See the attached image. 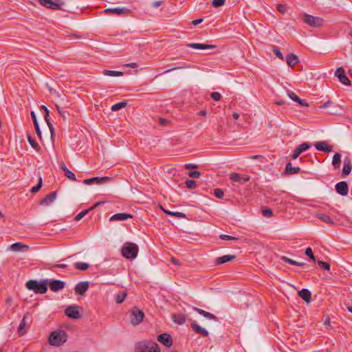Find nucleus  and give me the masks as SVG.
I'll use <instances>...</instances> for the list:
<instances>
[{
  "instance_id": "obj_1",
  "label": "nucleus",
  "mask_w": 352,
  "mask_h": 352,
  "mask_svg": "<svg viewBox=\"0 0 352 352\" xmlns=\"http://www.w3.org/2000/svg\"><path fill=\"white\" fill-rule=\"evenodd\" d=\"M135 352H161L159 345L151 340H143L136 343Z\"/></svg>"
},
{
  "instance_id": "obj_2",
  "label": "nucleus",
  "mask_w": 352,
  "mask_h": 352,
  "mask_svg": "<svg viewBox=\"0 0 352 352\" xmlns=\"http://www.w3.org/2000/svg\"><path fill=\"white\" fill-rule=\"evenodd\" d=\"M49 280H43L38 282L36 280H30L26 283V287L29 290L34 292L36 294H45L47 291V283Z\"/></svg>"
},
{
  "instance_id": "obj_3",
  "label": "nucleus",
  "mask_w": 352,
  "mask_h": 352,
  "mask_svg": "<svg viewBox=\"0 0 352 352\" xmlns=\"http://www.w3.org/2000/svg\"><path fill=\"white\" fill-rule=\"evenodd\" d=\"M138 245L133 243H125L121 248L122 256L128 259H135L138 254Z\"/></svg>"
},
{
  "instance_id": "obj_4",
  "label": "nucleus",
  "mask_w": 352,
  "mask_h": 352,
  "mask_svg": "<svg viewBox=\"0 0 352 352\" xmlns=\"http://www.w3.org/2000/svg\"><path fill=\"white\" fill-rule=\"evenodd\" d=\"M67 340V335L65 331H53L49 336V343L53 346H60Z\"/></svg>"
},
{
  "instance_id": "obj_5",
  "label": "nucleus",
  "mask_w": 352,
  "mask_h": 352,
  "mask_svg": "<svg viewBox=\"0 0 352 352\" xmlns=\"http://www.w3.org/2000/svg\"><path fill=\"white\" fill-rule=\"evenodd\" d=\"M304 23L313 28H320L324 25V19L321 17L314 16L307 13L301 15Z\"/></svg>"
},
{
  "instance_id": "obj_6",
  "label": "nucleus",
  "mask_w": 352,
  "mask_h": 352,
  "mask_svg": "<svg viewBox=\"0 0 352 352\" xmlns=\"http://www.w3.org/2000/svg\"><path fill=\"white\" fill-rule=\"evenodd\" d=\"M130 314L131 322L134 326L140 324L144 318V313L143 311L136 307L131 309Z\"/></svg>"
},
{
  "instance_id": "obj_7",
  "label": "nucleus",
  "mask_w": 352,
  "mask_h": 352,
  "mask_svg": "<svg viewBox=\"0 0 352 352\" xmlns=\"http://www.w3.org/2000/svg\"><path fill=\"white\" fill-rule=\"evenodd\" d=\"M38 2L46 8L55 10H60L61 6L64 5V2L61 0H56L55 1L52 0H38Z\"/></svg>"
},
{
  "instance_id": "obj_8",
  "label": "nucleus",
  "mask_w": 352,
  "mask_h": 352,
  "mask_svg": "<svg viewBox=\"0 0 352 352\" xmlns=\"http://www.w3.org/2000/svg\"><path fill=\"white\" fill-rule=\"evenodd\" d=\"M110 180H111V178L109 177H107V176L102 177H94L91 178L85 179L83 181V183L87 185H90V184L100 185V184H103Z\"/></svg>"
},
{
  "instance_id": "obj_9",
  "label": "nucleus",
  "mask_w": 352,
  "mask_h": 352,
  "mask_svg": "<svg viewBox=\"0 0 352 352\" xmlns=\"http://www.w3.org/2000/svg\"><path fill=\"white\" fill-rule=\"evenodd\" d=\"M65 314L69 318L78 319L80 318L78 306H69L65 309Z\"/></svg>"
},
{
  "instance_id": "obj_10",
  "label": "nucleus",
  "mask_w": 352,
  "mask_h": 352,
  "mask_svg": "<svg viewBox=\"0 0 352 352\" xmlns=\"http://www.w3.org/2000/svg\"><path fill=\"white\" fill-rule=\"evenodd\" d=\"M335 76H337L341 83L345 85H350L351 81L348 77L344 74V69L340 67L338 68L335 72Z\"/></svg>"
},
{
  "instance_id": "obj_11",
  "label": "nucleus",
  "mask_w": 352,
  "mask_h": 352,
  "mask_svg": "<svg viewBox=\"0 0 352 352\" xmlns=\"http://www.w3.org/2000/svg\"><path fill=\"white\" fill-rule=\"evenodd\" d=\"M335 188L337 193L342 196H346L348 195L349 187L347 183L344 181H342L336 184Z\"/></svg>"
},
{
  "instance_id": "obj_12",
  "label": "nucleus",
  "mask_w": 352,
  "mask_h": 352,
  "mask_svg": "<svg viewBox=\"0 0 352 352\" xmlns=\"http://www.w3.org/2000/svg\"><path fill=\"white\" fill-rule=\"evenodd\" d=\"M47 283L50 289L53 292L62 290L65 285V282L60 280H49Z\"/></svg>"
},
{
  "instance_id": "obj_13",
  "label": "nucleus",
  "mask_w": 352,
  "mask_h": 352,
  "mask_svg": "<svg viewBox=\"0 0 352 352\" xmlns=\"http://www.w3.org/2000/svg\"><path fill=\"white\" fill-rule=\"evenodd\" d=\"M104 12L117 15H126L129 14L130 10L124 7H118L105 9Z\"/></svg>"
},
{
  "instance_id": "obj_14",
  "label": "nucleus",
  "mask_w": 352,
  "mask_h": 352,
  "mask_svg": "<svg viewBox=\"0 0 352 352\" xmlns=\"http://www.w3.org/2000/svg\"><path fill=\"white\" fill-rule=\"evenodd\" d=\"M157 340L168 348L170 347L173 344L172 338L168 333L159 335Z\"/></svg>"
},
{
  "instance_id": "obj_15",
  "label": "nucleus",
  "mask_w": 352,
  "mask_h": 352,
  "mask_svg": "<svg viewBox=\"0 0 352 352\" xmlns=\"http://www.w3.org/2000/svg\"><path fill=\"white\" fill-rule=\"evenodd\" d=\"M89 289V282L82 281L78 283L75 288L74 291L76 294L83 295Z\"/></svg>"
},
{
  "instance_id": "obj_16",
  "label": "nucleus",
  "mask_w": 352,
  "mask_h": 352,
  "mask_svg": "<svg viewBox=\"0 0 352 352\" xmlns=\"http://www.w3.org/2000/svg\"><path fill=\"white\" fill-rule=\"evenodd\" d=\"M230 178L236 182H239V184H244L250 180V177L248 176H242L239 173H232L230 175Z\"/></svg>"
},
{
  "instance_id": "obj_17",
  "label": "nucleus",
  "mask_w": 352,
  "mask_h": 352,
  "mask_svg": "<svg viewBox=\"0 0 352 352\" xmlns=\"http://www.w3.org/2000/svg\"><path fill=\"white\" fill-rule=\"evenodd\" d=\"M314 146L318 151H324L326 153L332 152V147L328 146L326 142H318L314 144Z\"/></svg>"
},
{
  "instance_id": "obj_18",
  "label": "nucleus",
  "mask_w": 352,
  "mask_h": 352,
  "mask_svg": "<svg viewBox=\"0 0 352 352\" xmlns=\"http://www.w3.org/2000/svg\"><path fill=\"white\" fill-rule=\"evenodd\" d=\"M56 191L52 192L47 195L45 197V198L41 201L40 204L44 205V206H48L54 201V200L56 199Z\"/></svg>"
},
{
  "instance_id": "obj_19",
  "label": "nucleus",
  "mask_w": 352,
  "mask_h": 352,
  "mask_svg": "<svg viewBox=\"0 0 352 352\" xmlns=\"http://www.w3.org/2000/svg\"><path fill=\"white\" fill-rule=\"evenodd\" d=\"M133 218V216L129 213L122 212L113 214L110 217V221H125L128 219Z\"/></svg>"
},
{
  "instance_id": "obj_20",
  "label": "nucleus",
  "mask_w": 352,
  "mask_h": 352,
  "mask_svg": "<svg viewBox=\"0 0 352 352\" xmlns=\"http://www.w3.org/2000/svg\"><path fill=\"white\" fill-rule=\"evenodd\" d=\"M191 327L192 329L197 333L202 335L204 337H208L209 333L208 331L199 326L195 321L192 322L191 323Z\"/></svg>"
},
{
  "instance_id": "obj_21",
  "label": "nucleus",
  "mask_w": 352,
  "mask_h": 352,
  "mask_svg": "<svg viewBox=\"0 0 352 352\" xmlns=\"http://www.w3.org/2000/svg\"><path fill=\"white\" fill-rule=\"evenodd\" d=\"M187 47L196 50H209L215 47V45L202 43H189Z\"/></svg>"
},
{
  "instance_id": "obj_22",
  "label": "nucleus",
  "mask_w": 352,
  "mask_h": 352,
  "mask_svg": "<svg viewBox=\"0 0 352 352\" xmlns=\"http://www.w3.org/2000/svg\"><path fill=\"white\" fill-rule=\"evenodd\" d=\"M29 316L30 315L28 313L25 314L18 327V333L21 336L24 335L25 333V328L28 325L27 320L29 318Z\"/></svg>"
},
{
  "instance_id": "obj_23",
  "label": "nucleus",
  "mask_w": 352,
  "mask_h": 352,
  "mask_svg": "<svg viewBox=\"0 0 352 352\" xmlns=\"http://www.w3.org/2000/svg\"><path fill=\"white\" fill-rule=\"evenodd\" d=\"M235 255H230V254H228V255H223L222 256H219L218 258H216V261H215V263L216 265H222L225 263H227V262H229L232 260H233L234 258H235Z\"/></svg>"
},
{
  "instance_id": "obj_24",
  "label": "nucleus",
  "mask_w": 352,
  "mask_h": 352,
  "mask_svg": "<svg viewBox=\"0 0 352 352\" xmlns=\"http://www.w3.org/2000/svg\"><path fill=\"white\" fill-rule=\"evenodd\" d=\"M352 170V166L351 164V160L349 157H345L344 160V166L342 173L344 175H348L350 174Z\"/></svg>"
},
{
  "instance_id": "obj_25",
  "label": "nucleus",
  "mask_w": 352,
  "mask_h": 352,
  "mask_svg": "<svg viewBox=\"0 0 352 352\" xmlns=\"http://www.w3.org/2000/svg\"><path fill=\"white\" fill-rule=\"evenodd\" d=\"M299 296L306 302H309L311 297L310 291L307 289H302L298 292Z\"/></svg>"
},
{
  "instance_id": "obj_26",
  "label": "nucleus",
  "mask_w": 352,
  "mask_h": 352,
  "mask_svg": "<svg viewBox=\"0 0 352 352\" xmlns=\"http://www.w3.org/2000/svg\"><path fill=\"white\" fill-rule=\"evenodd\" d=\"M286 62L289 67H293L298 63V58L296 55L290 54L286 56Z\"/></svg>"
},
{
  "instance_id": "obj_27",
  "label": "nucleus",
  "mask_w": 352,
  "mask_h": 352,
  "mask_svg": "<svg viewBox=\"0 0 352 352\" xmlns=\"http://www.w3.org/2000/svg\"><path fill=\"white\" fill-rule=\"evenodd\" d=\"M193 309L195 311H196L199 314L204 316L205 318H208V319H212V320H217V318L216 317L215 315L211 314V313H209L208 311H206L201 309H199V308H197V307H193Z\"/></svg>"
},
{
  "instance_id": "obj_28",
  "label": "nucleus",
  "mask_w": 352,
  "mask_h": 352,
  "mask_svg": "<svg viewBox=\"0 0 352 352\" xmlns=\"http://www.w3.org/2000/svg\"><path fill=\"white\" fill-rule=\"evenodd\" d=\"M61 169L64 171L65 175L68 179H69L70 180H72V181H75V182L77 180L76 177L75 176V174L73 172H72L71 170H69L65 164H63L61 165Z\"/></svg>"
},
{
  "instance_id": "obj_29",
  "label": "nucleus",
  "mask_w": 352,
  "mask_h": 352,
  "mask_svg": "<svg viewBox=\"0 0 352 352\" xmlns=\"http://www.w3.org/2000/svg\"><path fill=\"white\" fill-rule=\"evenodd\" d=\"M300 170L299 167H293L290 162L287 163L285 167V174L293 175L298 173Z\"/></svg>"
},
{
  "instance_id": "obj_30",
  "label": "nucleus",
  "mask_w": 352,
  "mask_h": 352,
  "mask_svg": "<svg viewBox=\"0 0 352 352\" xmlns=\"http://www.w3.org/2000/svg\"><path fill=\"white\" fill-rule=\"evenodd\" d=\"M173 321L179 325L184 324L186 322V316L182 314H175L173 316Z\"/></svg>"
},
{
  "instance_id": "obj_31",
  "label": "nucleus",
  "mask_w": 352,
  "mask_h": 352,
  "mask_svg": "<svg viewBox=\"0 0 352 352\" xmlns=\"http://www.w3.org/2000/svg\"><path fill=\"white\" fill-rule=\"evenodd\" d=\"M98 205H100V203H97L93 207H91V208L89 209H87V210H82L81 211L79 214H78L75 218H74V220L75 221H80V219H82L91 210L96 208Z\"/></svg>"
},
{
  "instance_id": "obj_32",
  "label": "nucleus",
  "mask_w": 352,
  "mask_h": 352,
  "mask_svg": "<svg viewBox=\"0 0 352 352\" xmlns=\"http://www.w3.org/2000/svg\"><path fill=\"white\" fill-rule=\"evenodd\" d=\"M316 217H317L318 219L322 220V221H324L328 224H333L334 223L333 221L328 215H326V214H324L322 213H318V214H316Z\"/></svg>"
},
{
  "instance_id": "obj_33",
  "label": "nucleus",
  "mask_w": 352,
  "mask_h": 352,
  "mask_svg": "<svg viewBox=\"0 0 352 352\" xmlns=\"http://www.w3.org/2000/svg\"><path fill=\"white\" fill-rule=\"evenodd\" d=\"M23 248H28V246L23 245L21 243L17 242L10 245V250L13 252H19L22 250Z\"/></svg>"
},
{
  "instance_id": "obj_34",
  "label": "nucleus",
  "mask_w": 352,
  "mask_h": 352,
  "mask_svg": "<svg viewBox=\"0 0 352 352\" xmlns=\"http://www.w3.org/2000/svg\"><path fill=\"white\" fill-rule=\"evenodd\" d=\"M103 74L105 76H108L116 77V76H122L123 73L122 72H119V71L104 69V70H103Z\"/></svg>"
},
{
  "instance_id": "obj_35",
  "label": "nucleus",
  "mask_w": 352,
  "mask_h": 352,
  "mask_svg": "<svg viewBox=\"0 0 352 352\" xmlns=\"http://www.w3.org/2000/svg\"><path fill=\"white\" fill-rule=\"evenodd\" d=\"M341 162V155L338 153L334 154L332 160V165L335 168H338L340 165Z\"/></svg>"
},
{
  "instance_id": "obj_36",
  "label": "nucleus",
  "mask_w": 352,
  "mask_h": 352,
  "mask_svg": "<svg viewBox=\"0 0 352 352\" xmlns=\"http://www.w3.org/2000/svg\"><path fill=\"white\" fill-rule=\"evenodd\" d=\"M127 105V102L126 101H122V102H118L113 105H112L111 109L113 111H118L122 108H124Z\"/></svg>"
},
{
  "instance_id": "obj_37",
  "label": "nucleus",
  "mask_w": 352,
  "mask_h": 352,
  "mask_svg": "<svg viewBox=\"0 0 352 352\" xmlns=\"http://www.w3.org/2000/svg\"><path fill=\"white\" fill-rule=\"evenodd\" d=\"M163 211L164 212V213L168 214V215H170V216H174V217H178V218H185L186 217V214L183 212H172V211H170V210H166L164 208H162Z\"/></svg>"
},
{
  "instance_id": "obj_38",
  "label": "nucleus",
  "mask_w": 352,
  "mask_h": 352,
  "mask_svg": "<svg viewBox=\"0 0 352 352\" xmlns=\"http://www.w3.org/2000/svg\"><path fill=\"white\" fill-rule=\"evenodd\" d=\"M74 267L78 270L85 271L89 267V264L83 262H77L75 263Z\"/></svg>"
},
{
  "instance_id": "obj_39",
  "label": "nucleus",
  "mask_w": 352,
  "mask_h": 352,
  "mask_svg": "<svg viewBox=\"0 0 352 352\" xmlns=\"http://www.w3.org/2000/svg\"><path fill=\"white\" fill-rule=\"evenodd\" d=\"M281 260H283L288 263H290L292 265H296V266H302L305 265L304 263L297 262V261H296L292 258H289L287 256H285L281 257Z\"/></svg>"
},
{
  "instance_id": "obj_40",
  "label": "nucleus",
  "mask_w": 352,
  "mask_h": 352,
  "mask_svg": "<svg viewBox=\"0 0 352 352\" xmlns=\"http://www.w3.org/2000/svg\"><path fill=\"white\" fill-rule=\"evenodd\" d=\"M311 147V144L308 142H303L300 144L297 148L300 151V152L302 153L305 152V151L308 150Z\"/></svg>"
},
{
  "instance_id": "obj_41",
  "label": "nucleus",
  "mask_w": 352,
  "mask_h": 352,
  "mask_svg": "<svg viewBox=\"0 0 352 352\" xmlns=\"http://www.w3.org/2000/svg\"><path fill=\"white\" fill-rule=\"evenodd\" d=\"M42 185H43V179H42L41 177H39L37 185L32 188L31 192L33 193L37 192L42 187Z\"/></svg>"
},
{
  "instance_id": "obj_42",
  "label": "nucleus",
  "mask_w": 352,
  "mask_h": 352,
  "mask_svg": "<svg viewBox=\"0 0 352 352\" xmlns=\"http://www.w3.org/2000/svg\"><path fill=\"white\" fill-rule=\"evenodd\" d=\"M126 296H127L126 292H122L120 294H118L116 296V302L118 304L122 303L126 298Z\"/></svg>"
},
{
  "instance_id": "obj_43",
  "label": "nucleus",
  "mask_w": 352,
  "mask_h": 352,
  "mask_svg": "<svg viewBox=\"0 0 352 352\" xmlns=\"http://www.w3.org/2000/svg\"><path fill=\"white\" fill-rule=\"evenodd\" d=\"M28 141L31 146L36 150L39 148L38 144L36 142V141L30 135H28Z\"/></svg>"
},
{
  "instance_id": "obj_44",
  "label": "nucleus",
  "mask_w": 352,
  "mask_h": 352,
  "mask_svg": "<svg viewBox=\"0 0 352 352\" xmlns=\"http://www.w3.org/2000/svg\"><path fill=\"white\" fill-rule=\"evenodd\" d=\"M261 212H262V214L263 216L267 217H270L273 214L272 210L270 208H267V207L262 208Z\"/></svg>"
},
{
  "instance_id": "obj_45",
  "label": "nucleus",
  "mask_w": 352,
  "mask_h": 352,
  "mask_svg": "<svg viewBox=\"0 0 352 352\" xmlns=\"http://www.w3.org/2000/svg\"><path fill=\"white\" fill-rule=\"evenodd\" d=\"M318 264L322 270H330V264L328 262L318 261Z\"/></svg>"
},
{
  "instance_id": "obj_46",
  "label": "nucleus",
  "mask_w": 352,
  "mask_h": 352,
  "mask_svg": "<svg viewBox=\"0 0 352 352\" xmlns=\"http://www.w3.org/2000/svg\"><path fill=\"white\" fill-rule=\"evenodd\" d=\"M56 109H57V111H58V113L60 114V116L63 119H65L67 115L68 114L67 111L65 109L60 107L58 105H56Z\"/></svg>"
},
{
  "instance_id": "obj_47",
  "label": "nucleus",
  "mask_w": 352,
  "mask_h": 352,
  "mask_svg": "<svg viewBox=\"0 0 352 352\" xmlns=\"http://www.w3.org/2000/svg\"><path fill=\"white\" fill-rule=\"evenodd\" d=\"M186 186L189 189L195 188L197 186L196 182L194 180L188 179L186 181Z\"/></svg>"
},
{
  "instance_id": "obj_48",
  "label": "nucleus",
  "mask_w": 352,
  "mask_h": 352,
  "mask_svg": "<svg viewBox=\"0 0 352 352\" xmlns=\"http://www.w3.org/2000/svg\"><path fill=\"white\" fill-rule=\"evenodd\" d=\"M305 255L309 256L312 261H316V257H315L314 254H313V252H312V250L311 248H307L305 250Z\"/></svg>"
},
{
  "instance_id": "obj_49",
  "label": "nucleus",
  "mask_w": 352,
  "mask_h": 352,
  "mask_svg": "<svg viewBox=\"0 0 352 352\" xmlns=\"http://www.w3.org/2000/svg\"><path fill=\"white\" fill-rule=\"evenodd\" d=\"M226 0H213L212 4L214 8L223 6L225 4Z\"/></svg>"
},
{
  "instance_id": "obj_50",
  "label": "nucleus",
  "mask_w": 352,
  "mask_h": 352,
  "mask_svg": "<svg viewBox=\"0 0 352 352\" xmlns=\"http://www.w3.org/2000/svg\"><path fill=\"white\" fill-rule=\"evenodd\" d=\"M190 66H188V65L186 64H182L179 66H177V67H173V68H171V69H167L166 70L164 73L166 74V73H168L170 72H172L175 69H186V68H189Z\"/></svg>"
},
{
  "instance_id": "obj_51",
  "label": "nucleus",
  "mask_w": 352,
  "mask_h": 352,
  "mask_svg": "<svg viewBox=\"0 0 352 352\" xmlns=\"http://www.w3.org/2000/svg\"><path fill=\"white\" fill-rule=\"evenodd\" d=\"M214 195L216 197H217L219 199H221L224 196V193H223V190L220 188L214 189Z\"/></svg>"
},
{
  "instance_id": "obj_52",
  "label": "nucleus",
  "mask_w": 352,
  "mask_h": 352,
  "mask_svg": "<svg viewBox=\"0 0 352 352\" xmlns=\"http://www.w3.org/2000/svg\"><path fill=\"white\" fill-rule=\"evenodd\" d=\"M272 51L276 55L277 57H278L281 60H284L283 54L280 52V51L277 47H274Z\"/></svg>"
},
{
  "instance_id": "obj_53",
  "label": "nucleus",
  "mask_w": 352,
  "mask_h": 352,
  "mask_svg": "<svg viewBox=\"0 0 352 352\" xmlns=\"http://www.w3.org/2000/svg\"><path fill=\"white\" fill-rule=\"evenodd\" d=\"M219 238L222 240H225V241H228V240H238V239L236 237H234V236H230V235H227V234H221Z\"/></svg>"
},
{
  "instance_id": "obj_54",
  "label": "nucleus",
  "mask_w": 352,
  "mask_h": 352,
  "mask_svg": "<svg viewBox=\"0 0 352 352\" xmlns=\"http://www.w3.org/2000/svg\"><path fill=\"white\" fill-rule=\"evenodd\" d=\"M211 98L215 101H219L221 98V95L219 92H212L211 94Z\"/></svg>"
},
{
  "instance_id": "obj_55",
  "label": "nucleus",
  "mask_w": 352,
  "mask_h": 352,
  "mask_svg": "<svg viewBox=\"0 0 352 352\" xmlns=\"http://www.w3.org/2000/svg\"><path fill=\"white\" fill-rule=\"evenodd\" d=\"M188 175L192 178H198L201 175V173L197 170H192L188 173Z\"/></svg>"
},
{
  "instance_id": "obj_56",
  "label": "nucleus",
  "mask_w": 352,
  "mask_h": 352,
  "mask_svg": "<svg viewBox=\"0 0 352 352\" xmlns=\"http://www.w3.org/2000/svg\"><path fill=\"white\" fill-rule=\"evenodd\" d=\"M288 96L294 101L296 102V100H298V96H297L294 92L292 91H287Z\"/></svg>"
},
{
  "instance_id": "obj_57",
  "label": "nucleus",
  "mask_w": 352,
  "mask_h": 352,
  "mask_svg": "<svg viewBox=\"0 0 352 352\" xmlns=\"http://www.w3.org/2000/svg\"><path fill=\"white\" fill-rule=\"evenodd\" d=\"M328 113L331 115H336L338 113V107L333 106V108L328 111Z\"/></svg>"
},
{
  "instance_id": "obj_58",
  "label": "nucleus",
  "mask_w": 352,
  "mask_h": 352,
  "mask_svg": "<svg viewBox=\"0 0 352 352\" xmlns=\"http://www.w3.org/2000/svg\"><path fill=\"white\" fill-rule=\"evenodd\" d=\"M34 126H35L36 133V134H37L38 137L40 139H41V130H40L38 123L35 124H34Z\"/></svg>"
},
{
  "instance_id": "obj_59",
  "label": "nucleus",
  "mask_w": 352,
  "mask_h": 352,
  "mask_svg": "<svg viewBox=\"0 0 352 352\" xmlns=\"http://www.w3.org/2000/svg\"><path fill=\"white\" fill-rule=\"evenodd\" d=\"M277 9L279 12L284 13L286 10L285 6L283 4H278Z\"/></svg>"
},
{
  "instance_id": "obj_60",
  "label": "nucleus",
  "mask_w": 352,
  "mask_h": 352,
  "mask_svg": "<svg viewBox=\"0 0 352 352\" xmlns=\"http://www.w3.org/2000/svg\"><path fill=\"white\" fill-rule=\"evenodd\" d=\"M332 104V102L331 100H328L327 102H326L325 103H324L322 105H321L320 107V109H325V108H327V107H331Z\"/></svg>"
},
{
  "instance_id": "obj_61",
  "label": "nucleus",
  "mask_w": 352,
  "mask_h": 352,
  "mask_svg": "<svg viewBox=\"0 0 352 352\" xmlns=\"http://www.w3.org/2000/svg\"><path fill=\"white\" fill-rule=\"evenodd\" d=\"M250 159H252V160H260L261 162H263V160L264 159V157H263V155H255L250 156Z\"/></svg>"
},
{
  "instance_id": "obj_62",
  "label": "nucleus",
  "mask_w": 352,
  "mask_h": 352,
  "mask_svg": "<svg viewBox=\"0 0 352 352\" xmlns=\"http://www.w3.org/2000/svg\"><path fill=\"white\" fill-rule=\"evenodd\" d=\"M301 154V153L300 152V151L296 148V150L294 151L293 155H292V158L294 160L296 159Z\"/></svg>"
},
{
  "instance_id": "obj_63",
  "label": "nucleus",
  "mask_w": 352,
  "mask_h": 352,
  "mask_svg": "<svg viewBox=\"0 0 352 352\" xmlns=\"http://www.w3.org/2000/svg\"><path fill=\"white\" fill-rule=\"evenodd\" d=\"M198 166L197 164H186L185 165V168L186 169H190V168H197Z\"/></svg>"
},
{
  "instance_id": "obj_64",
  "label": "nucleus",
  "mask_w": 352,
  "mask_h": 352,
  "mask_svg": "<svg viewBox=\"0 0 352 352\" xmlns=\"http://www.w3.org/2000/svg\"><path fill=\"white\" fill-rule=\"evenodd\" d=\"M162 5V1H157L152 3V7L154 8H157Z\"/></svg>"
}]
</instances>
